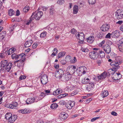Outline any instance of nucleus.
Masks as SVG:
<instances>
[{
	"mask_svg": "<svg viewBox=\"0 0 123 123\" xmlns=\"http://www.w3.org/2000/svg\"><path fill=\"white\" fill-rule=\"evenodd\" d=\"M26 55H24L21 58L18 60L15 61L14 64L16 66L19 68L20 69L22 70L23 68L24 64V62L25 60Z\"/></svg>",
	"mask_w": 123,
	"mask_h": 123,
	"instance_id": "1",
	"label": "nucleus"
},
{
	"mask_svg": "<svg viewBox=\"0 0 123 123\" xmlns=\"http://www.w3.org/2000/svg\"><path fill=\"white\" fill-rule=\"evenodd\" d=\"M115 61L112 62L110 63V65L113 67H116L117 66H119V65L123 62L120 56H118L116 58Z\"/></svg>",
	"mask_w": 123,
	"mask_h": 123,
	"instance_id": "2",
	"label": "nucleus"
},
{
	"mask_svg": "<svg viewBox=\"0 0 123 123\" xmlns=\"http://www.w3.org/2000/svg\"><path fill=\"white\" fill-rule=\"evenodd\" d=\"M43 14V13L41 11L38 12L35 11L32 13L31 16L33 18V19H34L35 18L36 20H39L42 16Z\"/></svg>",
	"mask_w": 123,
	"mask_h": 123,
	"instance_id": "3",
	"label": "nucleus"
},
{
	"mask_svg": "<svg viewBox=\"0 0 123 123\" xmlns=\"http://www.w3.org/2000/svg\"><path fill=\"white\" fill-rule=\"evenodd\" d=\"M75 37L77 39L79 40L80 41V42L83 43V41L85 38V36L84 34L82 32H77L75 35Z\"/></svg>",
	"mask_w": 123,
	"mask_h": 123,
	"instance_id": "4",
	"label": "nucleus"
},
{
	"mask_svg": "<svg viewBox=\"0 0 123 123\" xmlns=\"http://www.w3.org/2000/svg\"><path fill=\"white\" fill-rule=\"evenodd\" d=\"M64 73V72L63 70L61 69H59L55 72V76L56 78H59L60 80Z\"/></svg>",
	"mask_w": 123,
	"mask_h": 123,
	"instance_id": "5",
	"label": "nucleus"
},
{
	"mask_svg": "<svg viewBox=\"0 0 123 123\" xmlns=\"http://www.w3.org/2000/svg\"><path fill=\"white\" fill-rule=\"evenodd\" d=\"M115 16L117 19H121L123 18V12L120 9L117 10L115 13Z\"/></svg>",
	"mask_w": 123,
	"mask_h": 123,
	"instance_id": "6",
	"label": "nucleus"
},
{
	"mask_svg": "<svg viewBox=\"0 0 123 123\" xmlns=\"http://www.w3.org/2000/svg\"><path fill=\"white\" fill-rule=\"evenodd\" d=\"M102 48H103L105 53L108 54L110 53L111 50V47L107 44L102 46Z\"/></svg>",
	"mask_w": 123,
	"mask_h": 123,
	"instance_id": "7",
	"label": "nucleus"
},
{
	"mask_svg": "<svg viewBox=\"0 0 123 123\" xmlns=\"http://www.w3.org/2000/svg\"><path fill=\"white\" fill-rule=\"evenodd\" d=\"M119 68L120 66H117L116 67H113L111 69H109L108 70V72L106 73V74H107V75L108 74L109 76H110L111 74H113Z\"/></svg>",
	"mask_w": 123,
	"mask_h": 123,
	"instance_id": "8",
	"label": "nucleus"
},
{
	"mask_svg": "<svg viewBox=\"0 0 123 123\" xmlns=\"http://www.w3.org/2000/svg\"><path fill=\"white\" fill-rule=\"evenodd\" d=\"M24 55H25V54L24 53L17 55L15 53H14L11 56L12 59H15V60H17L20 58H21Z\"/></svg>",
	"mask_w": 123,
	"mask_h": 123,
	"instance_id": "9",
	"label": "nucleus"
},
{
	"mask_svg": "<svg viewBox=\"0 0 123 123\" xmlns=\"http://www.w3.org/2000/svg\"><path fill=\"white\" fill-rule=\"evenodd\" d=\"M68 116V115L65 112H62L59 115V119L63 121L66 119Z\"/></svg>",
	"mask_w": 123,
	"mask_h": 123,
	"instance_id": "10",
	"label": "nucleus"
},
{
	"mask_svg": "<svg viewBox=\"0 0 123 123\" xmlns=\"http://www.w3.org/2000/svg\"><path fill=\"white\" fill-rule=\"evenodd\" d=\"M78 70L79 74H84L87 71V68L85 66H81L78 68Z\"/></svg>",
	"mask_w": 123,
	"mask_h": 123,
	"instance_id": "11",
	"label": "nucleus"
},
{
	"mask_svg": "<svg viewBox=\"0 0 123 123\" xmlns=\"http://www.w3.org/2000/svg\"><path fill=\"white\" fill-rule=\"evenodd\" d=\"M48 81L47 76L46 75L44 74L41 77V82L43 85L46 84Z\"/></svg>",
	"mask_w": 123,
	"mask_h": 123,
	"instance_id": "12",
	"label": "nucleus"
},
{
	"mask_svg": "<svg viewBox=\"0 0 123 123\" xmlns=\"http://www.w3.org/2000/svg\"><path fill=\"white\" fill-rule=\"evenodd\" d=\"M89 55L91 59L95 60L98 58L99 54L96 52L92 51L90 53Z\"/></svg>",
	"mask_w": 123,
	"mask_h": 123,
	"instance_id": "13",
	"label": "nucleus"
},
{
	"mask_svg": "<svg viewBox=\"0 0 123 123\" xmlns=\"http://www.w3.org/2000/svg\"><path fill=\"white\" fill-rule=\"evenodd\" d=\"M107 74L106 73L104 72L98 76L97 77H96L94 79L95 80H97V79L98 80L104 79L106 78L107 76Z\"/></svg>",
	"mask_w": 123,
	"mask_h": 123,
	"instance_id": "14",
	"label": "nucleus"
},
{
	"mask_svg": "<svg viewBox=\"0 0 123 123\" xmlns=\"http://www.w3.org/2000/svg\"><path fill=\"white\" fill-rule=\"evenodd\" d=\"M70 77L69 75L68 74H66L62 75L60 80L62 81H65L66 80H69Z\"/></svg>",
	"mask_w": 123,
	"mask_h": 123,
	"instance_id": "15",
	"label": "nucleus"
},
{
	"mask_svg": "<svg viewBox=\"0 0 123 123\" xmlns=\"http://www.w3.org/2000/svg\"><path fill=\"white\" fill-rule=\"evenodd\" d=\"M75 105V102L73 101H69L66 105V106L67 108L69 109H71Z\"/></svg>",
	"mask_w": 123,
	"mask_h": 123,
	"instance_id": "16",
	"label": "nucleus"
},
{
	"mask_svg": "<svg viewBox=\"0 0 123 123\" xmlns=\"http://www.w3.org/2000/svg\"><path fill=\"white\" fill-rule=\"evenodd\" d=\"M37 97H34L31 98H28L26 101V102L27 105L32 103L34 102H35L36 100L35 99H36Z\"/></svg>",
	"mask_w": 123,
	"mask_h": 123,
	"instance_id": "17",
	"label": "nucleus"
},
{
	"mask_svg": "<svg viewBox=\"0 0 123 123\" xmlns=\"http://www.w3.org/2000/svg\"><path fill=\"white\" fill-rule=\"evenodd\" d=\"M110 28V26L108 24H103L101 29L103 31H106L108 30Z\"/></svg>",
	"mask_w": 123,
	"mask_h": 123,
	"instance_id": "18",
	"label": "nucleus"
},
{
	"mask_svg": "<svg viewBox=\"0 0 123 123\" xmlns=\"http://www.w3.org/2000/svg\"><path fill=\"white\" fill-rule=\"evenodd\" d=\"M12 65V64L11 63H9L5 67V69L3 72H5L6 71L7 72H9L11 69Z\"/></svg>",
	"mask_w": 123,
	"mask_h": 123,
	"instance_id": "19",
	"label": "nucleus"
},
{
	"mask_svg": "<svg viewBox=\"0 0 123 123\" xmlns=\"http://www.w3.org/2000/svg\"><path fill=\"white\" fill-rule=\"evenodd\" d=\"M18 111L19 113H20L26 114L30 113L31 112V110H29L26 109H24L19 110Z\"/></svg>",
	"mask_w": 123,
	"mask_h": 123,
	"instance_id": "20",
	"label": "nucleus"
},
{
	"mask_svg": "<svg viewBox=\"0 0 123 123\" xmlns=\"http://www.w3.org/2000/svg\"><path fill=\"white\" fill-rule=\"evenodd\" d=\"M17 117L16 115H12L8 120V122L11 123H13L17 119Z\"/></svg>",
	"mask_w": 123,
	"mask_h": 123,
	"instance_id": "21",
	"label": "nucleus"
},
{
	"mask_svg": "<svg viewBox=\"0 0 123 123\" xmlns=\"http://www.w3.org/2000/svg\"><path fill=\"white\" fill-rule=\"evenodd\" d=\"M1 62V65H2V70L3 71H4L5 67L8 64V63L7 61L6 60H2Z\"/></svg>",
	"mask_w": 123,
	"mask_h": 123,
	"instance_id": "22",
	"label": "nucleus"
},
{
	"mask_svg": "<svg viewBox=\"0 0 123 123\" xmlns=\"http://www.w3.org/2000/svg\"><path fill=\"white\" fill-rule=\"evenodd\" d=\"M33 43V41L31 40L27 41L24 44V46L25 47H29Z\"/></svg>",
	"mask_w": 123,
	"mask_h": 123,
	"instance_id": "23",
	"label": "nucleus"
},
{
	"mask_svg": "<svg viewBox=\"0 0 123 123\" xmlns=\"http://www.w3.org/2000/svg\"><path fill=\"white\" fill-rule=\"evenodd\" d=\"M94 83L92 82L89 83L87 88V89L88 91H90L92 89L94 86Z\"/></svg>",
	"mask_w": 123,
	"mask_h": 123,
	"instance_id": "24",
	"label": "nucleus"
},
{
	"mask_svg": "<svg viewBox=\"0 0 123 123\" xmlns=\"http://www.w3.org/2000/svg\"><path fill=\"white\" fill-rule=\"evenodd\" d=\"M108 95V92L107 91L103 90L101 94L102 97L104 98L107 97Z\"/></svg>",
	"mask_w": 123,
	"mask_h": 123,
	"instance_id": "25",
	"label": "nucleus"
},
{
	"mask_svg": "<svg viewBox=\"0 0 123 123\" xmlns=\"http://www.w3.org/2000/svg\"><path fill=\"white\" fill-rule=\"evenodd\" d=\"M88 43H91L93 42L94 40V38L93 36L89 37L86 39Z\"/></svg>",
	"mask_w": 123,
	"mask_h": 123,
	"instance_id": "26",
	"label": "nucleus"
},
{
	"mask_svg": "<svg viewBox=\"0 0 123 123\" xmlns=\"http://www.w3.org/2000/svg\"><path fill=\"white\" fill-rule=\"evenodd\" d=\"M112 37H118L119 35V33L118 31H113L111 34Z\"/></svg>",
	"mask_w": 123,
	"mask_h": 123,
	"instance_id": "27",
	"label": "nucleus"
},
{
	"mask_svg": "<svg viewBox=\"0 0 123 123\" xmlns=\"http://www.w3.org/2000/svg\"><path fill=\"white\" fill-rule=\"evenodd\" d=\"M78 10V6L76 5H74L73 7V12L74 14H76Z\"/></svg>",
	"mask_w": 123,
	"mask_h": 123,
	"instance_id": "28",
	"label": "nucleus"
},
{
	"mask_svg": "<svg viewBox=\"0 0 123 123\" xmlns=\"http://www.w3.org/2000/svg\"><path fill=\"white\" fill-rule=\"evenodd\" d=\"M75 72V70H74V69L72 68V67H69L68 72L70 74H74Z\"/></svg>",
	"mask_w": 123,
	"mask_h": 123,
	"instance_id": "29",
	"label": "nucleus"
},
{
	"mask_svg": "<svg viewBox=\"0 0 123 123\" xmlns=\"http://www.w3.org/2000/svg\"><path fill=\"white\" fill-rule=\"evenodd\" d=\"M16 49L15 48H12L9 49V50L8 51V55H10L12 54V53H13L16 50Z\"/></svg>",
	"mask_w": 123,
	"mask_h": 123,
	"instance_id": "30",
	"label": "nucleus"
},
{
	"mask_svg": "<svg viewBox=\"0 0 123 123\" xmlns=\"http://www.w3.org/2000/svg\"><path fill=\"white\" fill-rule=\"evenodd\" d=\"M12 115V114L11 113H8L5 115V118L6 119L9 120Z\"/></svg>",
	"mask_w": 123,
	"mask_h": 123,
	"instance_id": "31",
	"label": "nucleus"
},
{
	"mask_svg": "<svg viewBox=\"0 0 123 123\" xmlns=\"http://www.w3.org/2000/svg\"><path fill=\"white\" fill-rule=\"evenodd\" d=\"M90 81V80L89 78H85L83 79L82 81V82L84 84L88 83Z\"/></svg>",
	"mask_w": 123,
	"mask_h": 123,
	"instance_id": "32",
	"label": "nucleus"
},
{
	"mask_svg": "<svg viewBox=\"0 0 123 123\" xmlns=\"http://www.w3.org/2000/svg\"><path fill=\"white\" fill-rule=\"evenodd\" d=\"M98 54L101 58H103L105 56V53L101 49L98 53Z\"/></svg>",
	"mask_w": 123,
	"mask_h": 123,
	"instance_id": "33",
	"label": "nucleus"
},
{
	"mask_svg": "<svg viewBox=\"0 0 123 123\" xmlns=\"http://www.w3.org/2000/svg\"><path fill=\"white\" fill-rule=\"evenodd\" d=\"M104 35V34L102 32H100L98 33L97 34V37L99 38H101L103 37Z\"/></svg>",
	"mask_w": 123,
	"mask_h": 123,
	"instance_id": "34",
	"label": "nucleus"
},
{
	"mask_svg": "<svg viewBox=\"0 0 123 123\" xmlns=\"http://www.w3.org/2000/svg\"><path fill=\"white\" fill-rule=\"evenodd\" d=\"M58 106V105L56 103H53L52 104L50 108L52 109H56Z\"/></svg>",
	"mask_w": 123,
	"mask_h": 123,
	"instance_id": "35",
	"label": "nucleus"
},
{
	"mask_svg": "<svg viewBox=\"0 0 123 123\" xmlns=\"http://www.w3.org/2000/svg\"><path fill=\"white\" fill-rule=\"evenodd\" d=\"M53 53L51 54V56H52L53 57L56 55L57 54V50L56 48H55L53 50Z\"/></svg>",
	"mask_w": 123,
	"mask_h": 123,
	"instance_id": "36",
	"label": "nucleus"
},
{
	"mask_svg": "<svg viewBox=\"0 0 123 123\" xmlns=\"http://www.w3.org/2000/svg\"><path fill=\"white\" fill-rule=\"evenodd\" d=\"M9 15L10 16L13 15L15 13V12L12 9H10L8 11Z\"/></svg>",
	"mask_w": 123,
	"mask_h": 123,
	"instance_id": "37",
	"label": "nucleus"
},
{
	"mask_svg": "<svg viewBox=\"0 0 123 123\" xmlns=\"http://www.w3.org/2000/svg\"><path fill=\"white\" fill-rule=\"evenodd\" d=\"M29 7L26 6L23 8V11L24 12H26L29 11Z\"/></svg>",
	"mask_w": 123,
	"mask_h": 123,
	"instance_id": "38",
	"label": "nucleus"
},
{
	"mask_svg": "<svg viewBox=\"0 0 123 123\" xmlns=\"http://www.w3.org/2000/svg\"><path fill=\"white\" fill-rule=\"evenodd\" d=\"M65 54V52H63L59 53L58 54V57L60 58L64 56Z\"/></svg>",
	"mask_w": 123,
	"mask_h": 123,
	"instance_id": "39",
	"label": "nucleus"
},
{
	"mask_svg": "<svg viewBox=\"0 0 123 123\" xmlns=\"http://www.w3.org/2000/svg\"><path fill=\"white\" fill-rule=\"evenodd\" d=\"M46 34L47 32L45 31H44L40 34V37L42 38L46 36Z\"/></svg>",
	"mask_w": 123,
	"mask_h": 123,
	"instance_id": "40",
	"label": "nucleus"
},
{
	"mask_svg": "<svg viewBox=\"0 0 123 123\" xmlns=\"http://www.w3.org/2000/svg\"><path fill=\"white\" fill-rule=\"evenodd\" d=\"M78 93V91L77 90H75L74 91L72 92L70 94V96H73L74 95Z\"/></svg>",
	"mask_w": 123,
	"mask_h": 123,
	"instance_id": "41",
	"label": "nucleus"
},
{
	"mask_svg": "<svg viewBox=\"0 0 123 123\" xmlns=\"http://www.w3.org/2000/svg\"><path fill=\"white\" fill-rule=\"evenodd\" d=\"M77 61V60L75 57H73V59L70 60V62L71 63L74 64Z\"/></svg>",
	"mask_w": 123,
	"mask_h": 123,
	"instance_id": "42",
	"label": "nucleus"
},
{
	"mask_svg": "<svg viewBox=\"0 0 123 123\" xmlns=\"http://www.w3.org/2000/svg\"><path fill=\"white\" fill-rule=\"evenodd\" d=\"M88 2L90 4L93 5L96 2V0H88Z\"/></svg>",
	"mask_w": 123,
	"mask_h": 123,
	"instance_id": "43",
	"label": "nucleus"
},
{
	"mask_svg": "<svg viewBox=\"0 0 123 123\" xmlns=\"http://www.w3.org/2000/svg\"><path fill=\"white\" fill-rule=\"evenodd\" d=\"M33 19H33V18L31 17V16L29 18L28 21H27V22L26 23V25H29L31 22L32 20Z\"/></svg>",
	"mask_w": 123,
	"mask_h": 123,
	"instance_id": "44",
	"label": "nucleus"
},
{
	"mask_svg": "<svg viewBox=\"0 0 123 123\" xmlns=\"http://www.w3.org/2000/svg\"><path fill=\"white\" fill-rule=\"evenodd\" d=\"M70 31L74 35H75L77 33V31L74 28L72 29Z\"/></svg>",
	"mask_w": 123,
	"mask_h": 123,
	"instance_id": "45",
	"label": "nucleus"
},
{
	"mask_svg": "<svg viewBox=\"0 0 123 123\" xmlns=\"http://www.w3.org/2000/svg\"><path fill=\"white\" fill-rule=\"evenodd\" d=\"M93 50H94V51H93V52H96L98 54V53L100 50V49L96 48H93Z\"/></svg>",
	"mask_w": 123,
	"mask_h": 123,
	"instance_id": "46",
	"label": "nucleus"
},
{
	"mask_svg": "<svg viewBox=\"0 0 123 123\" xmlns=\"http://www.w3.org/2000/svg\"><path fill=\"white\" fill-rule=\"evenodd\" d=\"M5 106L6 108L12 109V105L11 104H6L5 105Z\"/></svg>",
	"mask_w": 123,
	"mask_h": 123,
	"instance_id": "47",
	"label": "nucleus"
},
{
	"mask_svg": "<svg viewBox=\"0 0 123 123\" xmlns=\"http://www.w3.org/2000/svg\"><path fill=\"white\" fill-rule=\"evenodd\" d=\"M11 105H12V109H13V108H15L16 107V106L18 105V103L17 102H15L12 103Z\"/></svg>",
	"mask_w": 123,
	"mask_h": 123,
	"instance_id": "48",
	"label": "nucleus"
},
{
	"mask_svg": "<svg viewBox=\"0 0 123 123\" xmlns=\"http://www.w3.org/2000/svg\"><path fill=\"white\" fill-rule=\"evenodd\" d=\"M81 50L82 52H87L88 50V49L86 48H84L83 47L81 48Z\"/></svg>",
	"mask_w": 123,
	"mask_h": 123,
	"instance_id": "49",
	"label": "nucleus"
},
{
	"mask_svg": "<svg viewBox=\"0 0 123 123\" xmlns=\"http://www.w3.org/2000/svg\"><path fill=\"white\" fill-rule=\"evenodd\" d=\"M35 97H37V98L35 99V100H36L35 102H37L38 101H39L42 99V98H41L40 96L38 97H37V96H35Z\"/></svg>",
	"mask_w": 123,
	"mask_h": 123,
	"instance_id": "50",
	"label": "nucleus"
},
{
	"mask_svg": "<svg viewBox=\"0 0 123 123\" xmlns=\"http://www.w3.org/2000/svg\"><path fill=\"white\" fill-rule=\"evenodd\" d=\"M64 2V0H58L57 3L59 5H61Z\"/></svg>",
	"mask_w": 123,
	"mask_h": 123,
	"instance_id": "51",
	"label": "nucleus"
},
{
	"mask_svg": "<svg viewBox=\"0 0 123 123\" xmlns=\"http://www.w3.org/2000/svg\"><path fill=\"white\" fill-rule=\"evenodd\" d=\"M49 9L50 13V14L51 15L53 14L54 12V8L51 7Z\"/></svg>",
	"mask_w": 123,
	"mask_h": 123,
	"instance_id": "52",
	"label": "nucleus"
},
{
	"mask_svg": "<svg viewBox=\"0 0 123 123\" xmlns=\"http://www.w3.org/2000/svg\"><path fill=\"white\" fill-rule=\"evenodd\" d=\"M119 50L121 52H123V45H119Z\"/></svg>",
	"mask_w": 123,
	"mask_h": 123,
	"instance_id": "53",
	"label": "nucleus"
},
{
	"mask_svg": "<svg viewBox=\"0 0 123 123\" xmlns=\"http://www.w3.org/2000/svg\"><path fill=\"white\" fill-rule=\"evenodd\" d=\"M119 45H123V38H122L119 41Z\"/></svg>",
	"mask_w": 123,
	"mask_h": 123,
	"instance_id": "54",
	"label": "nucleus"
},
{
	"mask_svg": "<svg viewBox=\"0 0 123 123\" xmlns=\"http://www.w3.org/2000/svg\"><path fill=\"white\" fill-rule=\"evenodd\" d=\"M26 78V76L24 75H21L19 78V79L20 80H22L24 79H25Z\"/></svg>",
	"mask_w": 123,
	"mask_h": 123,
	"instance_id": "55",
	"label": "nucleus"
},
{
	"mask_svg": "<svg viewBox=\"0 0 123 123\" xmlns=\"http://www.w3.org/2000/svg\"><path fill=\"white\" fill-rule=\"evenodd\" d=\"M99 118V117H96L94 118H92L91 119V121L92 122H93L95 121V120L98 119Z\"/></svg>",
	"mask_w": 123,
	"mask_h": 123,
	"instance_id": "56",
	"label": "nucleus"
},
{
	"mask_svg": "<svg viewBox=\"0 0 123 123\" xmlns=\"http://www.w3.org/2000/svg\"><path fill=\"white\" fill-rule=\"evenodd\" d=\"M37 46V43H34L32 45V48L33 49H35Z\"/></svg>",
	"mask_w": 123,
	"mask_h": 123,
	"instance_id": "57",
	"label": "nucleus"
},
{
	"mask_svg": "<svg viewBox=\"0 0 123 123\" xmlns=\"http://www.w3.org/2000/svg\"><path fill=\"white\" fill-rule=\"evenodd\" d=\"M45 93L43 92H42L40 94V96L41 98H42V99L44 97Z\"/></svg>",
	"mask_w": 123,
	"mask_h": 123,
	"instance_id": "58",
	"label": "nucleus"
},
{
	"mask_svg": "<svg viewBox=\"0 0 123 123\" xmlns=\"http://www.w3.org/2000/svg\"><path fill=\"white\" fill-rule=\"evenodd\" d=\"M111 34L110 33H109L106 36L105 38H111Z\"/></svg>",
	"mask_w": 123,
	"mask_h": 123,
	"instance_id": "59",
	"label": "nucleus"
},
{
	"mask_svg": "<svg viewBox=\"0 0 123 123\" xmlns=\"http://www.w3.org/2000/svg\"><path fill=\"white\" fill-rule=\"evenodd\" d=\"M111 114L115 116H117V113L114 111H112Z\"/></svg>",
	"mask_w": 123,
	"mask_h": 123,
	"instance_id": "60",
	"label": "nucleus"
},
{
	"mask_svg": "<svg viewBox=\"0 0 123 123\" xmlns=\"http://www.w3.org/2000/svg\"><path fill=\"white\" fill-rule=\"evenodd\" d=\"M42 9L43 11H46L48 9V8L45 6H43L42 7Z\"/></svg>",
	"mask_w": 123,
	"mask_h": 123,
	"instance_id": "61",
	"label": "nucleus"
},
{
	"mask_svg": "<svg viewBox=\"0 0 123 123\" xmlns=\"http://www.w3.org/2000/svg\"><path fill=\"white\" fill-rule=\"evenodd\" d=\"M56 92H58V94H59L61 93L62 92V91L60 90L59 89H57L56 90Z\"/></svg>",
	"mask_w": 123,
	"mask_h": 123,
	"instance_id": "62",
	"label": "nucleus"
},
{
	"mask_svg": "<svg viewBox=\"0 0 123 123\" xmlns=\"http://www.w3.org/2000/svg\"><path fill=\"white\" fill-rule=\"evenodd\" d=\"M61 62L63 65H64L66 63V61L65 60H61Z\"/></svg>",
	"mask_w": 123,
	"mask_h": 123,
	"instance_id": "63",
	"label": "nucleus"
},
{
	"mask_svg": "<svg viewBox=\"0 0 123 123\" xmlns=\"http://www.w3.org/2000/svg\"><path fill=\"white\" fill-rule=\"evenodd\" d=\"M43 121L41 120H40L37 121V123H43Z\"/></svg>",
	"mask_w": 123,
	"mask_h": 123,
	"instance_id": "64",
	"label": "nucleus"
}]
</instances>
